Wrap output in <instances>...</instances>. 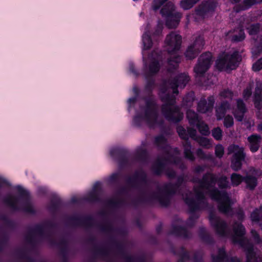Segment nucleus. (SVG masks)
<instances>
[{
    "label": "nucleus",
    "mask_w": 262,
    "mask_h": 262,
    "mask_svg": "<svg viewBox=\"0 0 262 262\" xmlns=\"http://www.w3.org/2000/svg\"><path fill=\"white\" fill-rule=\"evenodd\" d=\"M162 31V25L160 24H158L157 26V28L154 32V35L158 36L160 35Z\"/></svg>",
    "instance_id": "51"
},
{
    "label": "nucleus",
    "mask_w": 262,
    "mask_h": 262,
    "mask_svg": "<svg viewBox=\"0 0 262 262\" xmlns=\"http://www.w3.org/2000/svg\"><path fill=\"white\" fill-rule=\"evenodd\" d=\"M236 216L238 220H242L244 218V214L243 211L241 209H239L236 212Z\"/></svg>",
    "instance_id": "53"
},
{
    "label": "nucleus",
    "mask_w": 262,
    "mask_h": 262,
    "mask_svg": "<svg viewBox=\"0 0 262 262\" xmlns=\"http://www.w3.org/2000/svg\"><path fill=\"white\" fill-rule=\"evenodd\" d=\"M212 63L211 53H204L199 58L198 64L194 68V71L198 75L201 76L209 69Z\"/></svg>",
    "instance_id": "10"
},
{
    "label": "nucleus",
    "mask_w": 262,
    "mask_h": 262,
    "mask_svg": "<svg viewBox=\"0 0 262 262\" xmlns=\"http://www.w3.org/2000/svg\"><path fill=\"white\" fill-rule=\"evenodd\" d=\"M142 151H140V149H138V152L139 155H141Z\"/></svg>",
    "instance_id": "59"
},
{
    "label": "nucleus",
    "mask_w": 262,
    "mask_h": 262,
    "mask_svg": "<svg viewBox=\"0 0 262 262\" xmlns=\"http://www.w3.org/2000/svg\"><path fill=\"white\" fill-rule=\"evenodd\" d=\"M212 135L216 140H220L222 138V130L220 127H216L212 130Z\"/></svg>",
    "instance_id": "39"
},
{
    "label": "nucleus",
    "mask_w": 262,
    "mask_h": 262,
    "mask_svg": "<svg viewBox=\"0 0 262 262\" xmlns=\"http://www.w3.org/2000/svg\"><path fill=\"white\" fill-rule=\"evenodd\" d=\"M142 40L144 50H148L151 48L152 46V41L148 33L145 32L143 35Z\"/></svg>",
    "instance_id": "32"
},
{
    "label": "nucleus",
    "mask_w": 262,
    "mask_h": 262,
    "mask_svg": "<svg viewBox=\"0 0 262 262\" xmlns=\"http://www.w3.org/2000/svg\"><path fill=\"white\" fill-rule=\"evenodd\" d=\"M194 100V94L193 92L188 93L183 99V105L186 107H190Z\"/></svg>",
    "instance_id": "29"
},
{
    "label": "nucleus",
    "mask_w": 262,
    "mask_h": 262,
    "mask_svg": "<svg viewBox=\"0 0 262 262\" xmlns=\"http://www.w3.org/2000/svg\"><path fill=\"white\" fill-rule=\"evenodd\" d=\"M205 168V167L204 166L199 165L195 167L194 170L196 173H200L204 170Z\"/></svg>",
    "instance_id": "54"
},
{
    "label": "nucleus",
    "mask_w": 262,
    "mask_h": 262,
    "mask_svg": "<svg viewBox=\"0 0 262 262\" xmlns=\"http://www.w3.org/2000/svg\"><path fill=\"white\" fill-rule=\"evenodd\" d=\"M253 88L252 84H249V85L247 86V88L244 90L243 92V97L245 99H248L252 94V90Z\"/></svg>",
    "instance_id": "42"
},
{
    "label": "nucleus",
    "mask_w": 262,
    "mask_h": 262,
    "mask_svg": "<svg viewBox=\"0 0 262 262\" xmlns=\"http://www.w3.org/2000/svg\"><path fill=\"white\" fill-rule=\"evenodd\" d=\"M209 218L211 226L218 235L221 236H228L227 225L224 221L212 213L210 214Z\"/></svg>",
    "instance_id": "11"
},
{
    "label": "nucleus",
    "mask_w": 262,
    "mask_h": 262,
    "mask_svg": "<svg viewBox=\"0 0 262 262\" xmlns=\"http://www.w3.org/2000/svg\"><path fill=\"white\" fill-rule=\"evenodd\" d=\"M236 32H238V34H234L231 38V40L234 42L242 41L245 39V35L243 29L236 30Z\"/></svg>",
    "instance_id": "37"
},
{
    "label": "nucleus",
    "mask_w": 262,
    "mask_h": 262,
    "mask_svg": "<svg viewBox=\"0 0 262 262\" xmlns=\"http://www.w3.org/2000/svg\"><path fill=\"white\" fill-rule=\"evenodd\" d=\"M192 46H188L185 53V55L187 59H192L196 57L199 52L192 48Z\"/></svg>",
    "instance_id": "33"
},
{
    "label": "nucleus",
    "mask_w": 262,
    "mask_h": 262,
    "mask_svg": "<svg viewBox=\"0 0 262 262\" xmlns=\"http://www.w3.org/2000/svg\"><path fill=\"white\" fill-rule=\"evenodd\" d=\"M242 19L244 20L245 22L241 25L242 28L245 27L248 31V33L250 35H253L256 34L260 30L259 25L258 24H252L249 26H247L246 24H247L248 19L245 20L244 18H242Z\"/></svg>",
    "instance_id": "24"
},
{
    "label": "nucleus",
    "mask_w": 262,
    "mask_h": 262,
    "mask_svg": "<svg viewBox=\"0 0 262 262\" xmlns=\"http://www.w3.org/2000/svg\"><path fill=\"white\" fill-rule=\"evenodd\" d=\"M181 61V58L178 55H173L171 57L168 61V65L171 66V68L175 69L177 67L178 63Z\"/></svg>",
    "instance_id": "36"
},
{
    "label": "nucleus",
    "mask_w": 262,
    "mask_h": 262,
    "mask_svg": "<svg viewBox=\"0 0 262 262\" xmlns=\"http://www.w3.org/2000/svg\"><path fill=\"white\" fill-rule=\"evenodd\" d=\"M251 234L252 235L256 243H259L261 241L260 238L259 236V235L257 234L256 231L254 230H251Z\"/></svg>",
    "instance_id": "50"
},
{
    "label": "nucleus",
    "mask_w": 262,
    "mask_h": 262,
    "mask_svg": "<svg viewBox=\"0 0 262 262\" xmlns=\"http://www.w3.org/2000/svg\"><path fill=\"white\" fill-rule=\"evenodd\" d=\"M200 0H182L180 6L184 10H188L193 7Z\"/></svg>",
    "instance_id": "30"
},
{
    "label": "nucleus",
    "mask_w": 262,
    "mask_h": 262,
    "mask_svg": "<svg viewBox=\"0 0 262 262\" xmlns=\"http://www.w3.org/2000/svg\"><path fill=\"white\" fill-rule=\"evenodd\" d=\"M161 13L163 16L166 17V26L169 28H176L180 22L181 14L175 12V7L171 2H168L161 9Z\"/></svg>",
    "instance_id": "8"
},
{
    "label": "nucleus",
    "mask_w": 262,
    "mask_h": 262,
    "mask_svg": "<svg viewBox=\"0 0 262 262\" xmlns=\"http://www.w3.org/2000/svg\"><path fill=\"white\" fill-rule=\"evenodd\" d=\"M217 181L220 188H230V184L226 176H221L217 179L215 175L207 173L204 176L201 180L193 179V182L195 183L194 193L190 192L183 195V199L191 212L206 207L207 202L204 194L208 193L212 199L218 202L219 209L221 212L228 215L233 214V210L230 206L234 201L230 199L226 191H219L215 188Z\"/></svg>",
    "instance_id": "1"
},
{
    "label": "nucleus",
    "mask_w": 262,
    "mask_h": 262,
    "mask_svg": "<svg viewBox=\"0 0 262 262\" xmlns=\"http://www.w3.org/2000/svg\"><path fill=\"white\" fill-rule=\"evenodd\" d=\"M261 137L256 135H252L248 138L250 143V149L251 151L255 152L258 150L259 147V143Z\"/></svg>",
    "instance_id": "22"
},
{
    "label": "nucleus",
    "mask_w": 262,
    "mask_h": 262,
    "mask_svg": "<svg viewBox=\"0 0 262 262\" xmlns=\"http://www.w3.org/2000/svg\"><path fill=\"white\" fill-rule=\"evenodd\" d=\"M215 99L211 96L208 98V102L204 98H202L198 103L197 110L201 113H207L211 112L213 108Z\"/></svg>",
    "instance_id": "14"
},
{
    "label": "nucleus",
    "mask_w": 262,
    "mask_h": 262,
    "mask_svg": "<svg viewBox=\"0 0 262 262\" xmlns=\"http://www.w3.org/2000/svg\"><path fill=\"white\" fill-rule=\"evenodd\" d=\"M190 80L185 74L179 75L177 78L166 82L161 88L160 97L164 104L162 107V113L169 121L178 122L183 118V114L175 105L174 98L171 94H178V88L183 89Z\"/></svg>",
    "instance_id": "2"
},
{
    "label": "nucleus",
    "mask_w": 262,
    "mask_h": 262,
    "mask_svg": "<svg viewBox=\"0 0 262 262\" xmlns=\"http://www.w3.org/2000/svg\"><path fill=\"white\" fill-rule=\"evenodd\" d=\"M252 54H253V55L257 54V49H255L252 50Z\"/></svg>",
    "instance_id": "56"
},
{
    "label": "nucleus",
    "mask_w": 262,
    "mask_h": 262,
    "mask_svg": "<svg viewBox=\"0 0 262 262\" xmlns=\"http://www.w3.org/2000/svg\"><path fill=\"white\" fill-rule=\"evenodd\" d=\"M258 129H262V125L261 124H259L258 125Z\"/></svg>",
    "instance_id": "58"
},
{
    "label": "nucleus",
    "mask_w": 262,
    "mask_h": 262,
    "mask_svg": "<svg viewBox=\"0 0 262 262\" xmlns=\"http://www.w3.org/2000/svg\"><path fill=\"white\" fill-rule=\"evenodd\" d=\"M254 103L256 108L257 116L262 117V90L259 88L255 89L254 95Z\"/></svg>",
    "instance_id": "19"
},
{
    "label": "nucleus",
    "mask_w": 262,
    "mask_h": 262,
    "mask_svg": "<svg viewBox=\"0 0 262 262\" xmlns=\"http://www.w3.org/2000/svg\"><path fill=\"white\" fill-rule=\"evenodd\" d=\"M245 158H232L231 167L235 171H237L241 169L242 166V162L244 161Z\"/></svg>",
    "instance_id": "28"
},
{
    "label": "nucleus",
    "mask_w": 262,
    "mask_h": 262,
    "mask_svg": "<svg viewBox=\"0 0 262 262\" xmlns=\"http://www.w3.org/2000/svg\"><path fill=\"white\" fill-rule=\"evenodd\" d=\"M251 219L252 221L258 222L262 219V207L259 209H255L251 214Z\"/></svg>",
    "instance_id": "34"
},
{
    "label": "nucleus",
    "mask_w": 262,
    "mask_h": 262,
    "mask_svg": "<svg viewBox=\"0 0 262 262\" xmlns=\"http://www.w3.org/2000/svg\"><path fill=\"white\" fill-rule=\"evenodd\" d=\"M155 143L158 147L164 148L165 154L164 159H158L157 162L153 166L154 172L157 174H159L165 168L168 162H173L176 164H178L176 157L179 155V151L177 148H172L168 146L166 144V140L163 136L157 137L155 138Z\"/></svg>",
    "instance_id": "4"
},
{
    "label": "nucleus",
    "mask_w": 262,
    "mask_h": 262,
    "mask_svg": "<svg viewBox=\"0 0 262 262\" xmlns=\"http://www.w3.org/2000/svg\"><path fill=\"white\" fill-rule=\"evenodd\" d=\"M183 177H180L178 179L176 185L168 184L163 186L161 189L154 195V199L157 200L161 205L166 206L169 204L170 195L174 193L179 186L183 183Z\"/></svg>",
    "instance_id": "7"
},
{
    "label": "nucleus",
    "mask_w": 262,
    "mask_h": 262,
    "mask_svg": "<svg viewBox=\"0 0 262 262\" xmlns=\"http://www.w3.org/2000/svg\"><path fill=\"white\" fill-rule=\"evenodd\" d=\"M182 42L181 36L176 32H172L167 35L165 43L167 51L172 53L180 49Z\"/></svg>",
    "instance_id": "12"
},
{
    "label": "nucleus",
    "mask_w": 262,
    "mask_h": 262,
    "mask_svg": "<svg viewBox=\"0 0 262 262\" xmlns=\"http://www.w3.org/2000/svg\"><path fill=\"white\" fill-rule=\"evenodd\" d=\"M199 217L198 215H194L193 214H192L191 216H190L189 220H188V222L187 223V227H191L194 223V221L198 219Z\"/></svg>",
    "instance_id": "48"
},
{
    "label": "nucleus",
    "mask_w": 262,
    "mask_h": 262,
    "mask_svg": "<svg viewBox=\"0 0 262 262\" xmlns=\"http://www.w3.org/2000/svg\"><path fill=\"white\" fill-rule=\"evenodd\" d=\"M241 0H231V2L232 3H237L239 2Z\"/></svg>",
    "instance_id": "57"
},
{
    "label": "nucleus",
    "mask_w": 262,
    "mask_h": 262,
    "mask_svg": "<svg viewBox=\"0 0 262 262\" xmlns=\"http://www.w3.org/2000/svg\"><path fill=\"white\" fill-rule=\"evenodd\" d=\"M187 134H188V136L189 135L190 137H191L195 140L196 138L199 137H197L196 135V130L194 129L191 128H188Z\"/></svg>",
    "instance_id": "49"
},
{
    "label": "nucleus",
    "mask_w": 262,
    "mask_h": 262,
    "mask_svg": "<svg viewBox=\"0 0 262 262\" xmlns=\"http://www.w3.org/2000/svg\"><path fill=\"white\" fill-rule=\"evenodd\" d=\"M166 175L170 178H172L174 177L175 172L174 171L171 169H168L166 170Z\"/></svg>",
    "instance_id": "55"
},
{
    "label": "nucleus",
    "mask_w": 262,
    "mask_h": 262,
    "mask_svg": "<svg viewBox=\"0 0 262 262\" xmlns=\"http://www.w3.org/2000/svg\"><path fill=\"white\" fill-rule=\"evenodd\" d=\"M177 132L180 137L184 140L185 143H183L184 155L186 158L190 161H193L195 159L192 151H191V145L188 141V134L186 130L184 129L182 127H178L177 128Z\"/></svg>",
    "instance_id": "13"
},
{
    "label": "nucleus",
    "mask_w": 262,
    "mask_h": 262,
    "mask_svg": "<svg viewBox=\"0 0 262 262\" xmlns=\"http://www.w3.org/2000/svg\"><path fill=\"white\" fill-rule=\"evenodd\" d=\"M220 96L222 98L232 99L234 94L229 89H225L220 92Z\"/></svg>",
    "instance_id": "38"
},
{
    "label": "nucleus",
    "mask_w": 262,
    "mask_h": 262,
    "mask_svg": "<svg viewBox=\"0 0 262 262\" xmlns=\"http://www.w3.org/2000/svg\"><path fill=\"white\" fill-rule=\"evenodd\" d=\"M211 257L213 262H241L239 259L236 257H231L229 259L225 254L224 248L219 249L217 255L215 256L213 254H212Z\"/></svg>",
    "instance_id": "17"
},
{
    "label": "nucleus",
    "mask_w": 262,
    "mask_h": 262,
    "mask_svg": "<svg viewBox=\"0 0 262 262\" xmlns=\"http://www.w3.org/2000/svg\"><path fill=\"white\" fill-rule=\"evenodd\" d=\"M216 4L213 0H205L195 9V19H203L210 16L214 10Z\"/></svg>",
    "instance_id": "9"
},
{
    "label": "nucleus",
    "mask_w": 262,
    "mask_h": 262,
    "mask_svg": "<svg viewBox=\"0 0 262 262\" xmlns=\"http://www.w3.org/2000/svg\"><path fill=\"white\" fill-rule=\"evenodd\" d=\"M252 69L254 71H258L262 69V58L253 64Z\"/></svg>",
    "instance_id": "47"
},
{
    "label": "nucleus",
    "mask_w": 262,
    "mask_h": 262,
    "mask_svg": "<svg viewBox=\"0 0 262 262\" xmlns=\"http://www.w3.org/2000/svg\"><path fill=\"white\" fill-rule=\"evenodd\" d=\"M234 234L232 240L235 244H239L245 251L246 253V262H262L259 259L256 252L254 251L253 246L249 241L244 237L246 231L244 227L239 223L235 222L233 226Z\"/></svg>",
    "instance_id": "3"
},
{
    "label": "nucleus",
    "mask_w": 262,
    "mask_h": 262,
    "mask_svg": "<svg viewBox=\"0 0 262 262\" xmlns=\"http://www.w3.org/2000/svg\"><path fill=\"white\" fill-rule=\"evenodd\" d=\"M234 123L233 119L232 116L227 115L224 118V125L227 127H230L233 126Z\"/></svg>",
    "instance_id": "44"
},
{
    "label": "nucleus",
    "mask_w": 262,
    "mask_h": 262,
    "mask_svg": "<svg viewBox=\"0 0 262 262\" xmlns=\"http://www.w3.org/2000/svg\"><path fill=\"white\" fill-rule=\"evenodd\" d=\"M187 118L189 123L191 125H195L200 121L197 114L191 110H188L187 112Z\"/></svg>",
    "instance_id": "26"
},
{
    "label": "nucleus",
    "mask_w": 262,
    "mask_h": 262,
    "mask_svg": "<svg viewBox=\"0 0 262 262\" xmlns=\"http://www.w3.org/2000/svg\"><path fill=\"white\" fill-rule=\"evenodd\" d=\"M227 154L232 155V158H246L244 148L238 145L232 144L227 148Z\"/></svg>",
    "instance_id": "18"
},
{
    "label": "nucleus",
    "mask_w": 262,
    "mask_h": 262,
    "mask_svg": "<svg viewBox=\"0 0 262 262\" xmlns=\"http://www.w3.org/2000/svg\"><path fill=\"white\" fill-rule=\"evenodd\" d=\"M134 121L136 124L142 122L153 128L162 123V119L158 115V107L151 100L146 101L145 106L141 108V114L134 118Z\"/></svg>",
    "instance_id": "5"
},
{
    "label": "nucleus",
    "mask_w": 262,
    "mask_h": 262,
    "mask_svg": "<svg viewBox=\"0 0 262 262\" xmlns=\"http://www.w3.org/2000/svg\"><path fill=\"white\" fill-rule=\"evenodd\" d=\"M215 154L217 157L221 158L224 154V148L221 144L216 145L215 147Z\"/></svg>",
    "instance_id": "43"
},
{
    "label": "nucleus",
    "mask_w": 262,
    "mask_h": 262,
    "mask_svg": "<svg viewBox=\"0 0 262 262\" xmlns=\"http://www.w3.org/2000/svg\"><path fill=\"white\" fill-rule=\"evenodd\" d=\"M150 63L149 66V72L151 73H156L159 71L160 69V63L159 61L160 59V55L157 53H152L149 57Z\"/></svg>",
    "instance_id": "20"
},
{
    "label": "nucleus",
    "mask_w": 262,
    "mask_h": 262,
    "mask_svg": "<svg viewBox=\"0 0 262 262\" xmlns=\"http://www.w3.org/2000/svg\"><path fill=\"white\" fill-rule=\"evenodd\" d=\"M16 189L21 195H28V192L20 186H17Z\"/></svg>",
    "instance_id": "52"
},
{
    "label": "nucleus",
    "mask_w": 262,
    "mask_h": 262,
    "mask_svg": "<svg viewBox=\"0 0 262 262\" xmlns=\"http://www.w3.org/2000/svg\"><path fill=\"white\" fill-rule=\"evenodd\" d=\"M194 259H195V260H198V259H199V258H198V257H197V256H196V255H195V256H194Z\"/></svg>",
    "instance_id": "61"
},
{
    "label": "nucleus",
    "mask_w": 262,
    "mask_h": 262,
    "mask_svg": "<svg viewBox=\"0 0 262 262\" xmlns=\"http://www.w3.org/2000/svg\"><path fill=\"white\" fill-rule=\"evenodd\" d=\"M257 171L254 168H250L249 172L244 177V181L246 184V188L250 190L255 189L257 185V179L256 175Z\"/></svg>",
    "instance_id": "15"
},
{
    "label": "nucleus",
    "mask_w": 262,
    "mask_h": 262,
    "mask_svg": "<svg viewBox=\"0 0 262 262\" xmlns=\"http://www.w3.org/2000/svg\"><path fill=\"white\" fill-rule=\"evenodd\" d=\"M262 0H244L242 4L235 7L234 10L236 12H238L241 10H245L248 9L255 4L259 3Z\"/></svg>",
    "instance_id": "23"
},
{
    "label": "nucleus",
    "mask_w": 262,
    "mask_h": 262,
    "mask_svg": "<svg viewBox=\"0 0 262 262\" xmlns=\"http://www.w3.org/2000/svg\"><path fill=\"white\" fill-rule=\"evenodd\" d=\"M167 0H154L152 6L154 10L156 11Z\"/></svg>",
    "instance_id": "45"
},
{
    "label": "nucleus",
    "mask_w": 262,
    "mask_h": 262,
    "mask_svg": "<svg viewBox=\"0 0 262 262\" xmlns=\"http://www.w3.org/2000/svg\"><path fill=\"white\" fill-rule=\"evenodd\" d=\"M204 46V38L201 36H198L195 37L194 40L189 46H192V48L199 53L203 49Z\"/></svg>",
    "instance_id": "25"
},
{
    "label": "nucleus",
    "mask_w": 262,
    "mask_h": 262,
    "mask_svg": "<svg viewBox=\"0 0 262 262\" xmlns=\"http://www.w3.org/2000/svg\"><path fill=\"white\" fill-rule=\"evenodd\" d=\"M6 202L13 209L17 208V199L13 196H10L7 200Z\"/></svg>",
    "instance_id": "41"
},
{
    "label": "nucleus",
    "mask_w": 262,
    "mask_h": 262,
    "mask_svg": "<svg viewBox=\"0 0 262 262\" xmlns=\"http://www.w3.org/2000/svg\"><path fill=\"white\" fill-rule=\"evenodd\" d=\"M200 133L203 135H208L209 134V130L208 126L207 124H205L202 121H200L198 124L195 125Z\"/></svg>",
    "instance_id": "35"
},
{
    "label": "nucleus",
    "mask_w": 262,
    "mask_h": 262,
    "mask_svg": "<svg viewBox=\"0 0 262 262\" xmlns=\"http://www.w3.org/2000/svg\"><path fill=\"white\" fill-rule=\"evenodd\" d=\"M230 109V104L228 102L225 101L223 102L219 105L217 106L215 108V115L217 120H220L222 119L227 111Z\"/></svg>",
    "instance_id": "21"
},
{
    "label": "nucleus",
    "mask_w": 262,
    "mask_h": 262,
    "mask_svg": "<svg viewBox=\"0 0 262 262\" xmlns=\"http://www.w3.org/2000/svg\"><path fill=\"white\" fill-rule=\"evenodd\" d=\"M241 60V56L237 51L223 53L216 61L217 68L221 70H234L237 68Z\"/></svg>",
    "instance_id": "6"
},
{
    "label": "nucleus",
    "mask_w": 262,
    "mask_h": 262,
    "mask_svg": "<svg viewBox=\"0 0 262 262\" xmlns=\"http://www.w3.org/2000/svg\"><path fill=\"white\" fill-rule=\"evenodd\" d=\"M246 111L247 108L243 101L241 99H237L236 101V106L233 108L232 111V113L235 119L238 121H242Z\"/></svg>",
    "instance_id": "16"
},
{
    "label": "nucleus",
    "mask_w": 262,
    "mask_h": 262,
    "mask_svg": "<svg viewBox=\"0 0 262 262\" xmlns=\"http://www.w3.org/2000/svg\"><path fill=\"white\" fill-rule=\"evenodd\" d=\"M197 156L203 160H209L212 158V155L205 154L201 149L199 148L196 150Z\"/></svg>",
    "instance_id": "40"
},
{
    "label": "nucleus",
    "mask_w": 262,
    "mask_h": 262,
    "mask_svg": "<svg viewBox=\"0 0 262 262\" xmlns=\"http://www.w3.org/2000/svg\"><path fill=\"white\" fill-rule=\"evenodd\" d=\"M129 101L130 102L132 101V102H134L135 101V98H130L129 99Z\"/></svg>",
    "instance_id": "60"
},
{
    "label": "nucleus",
    "mask_w": 262,
    "mask_h": 262,
    "mask_svg": "<svg viewBox=\"0 0 262 262\" xmlns=\"http://www.w3.org/2000/svg\"><path fill=\"white\" fill-rule=\"evenodd\" d=\"M174 233L179 235L183 236L184 237H187L185 234L186 230L185 228L182 227H177L175 229Z\"/></svg>",
    "instance_id": "46"
},
{
    "label": "nucleus",
    "mask_w": 262,
    "mask_h": 262,
    "mask_svg": "<svg viewBox=\"0 0 262 262\" xmlns=\"http://www.w3.org/2000/svg\"><path fill=\"white\" fill-rule=\"evenodd\" d=\"M199 145L205 148H210L212 147V144L210 141L205 137H198L195 139Z\"/></svg>",
    "instance_id": "31"
},
{
    "label": "nucleus",
    "mask_w": 262,
    "mask_h": 262,
    "mask_svg": "<svg viewBox=\"0 0 262 262\" xmlns=\"http://www.w3.org/2000/svg\"><path fill=\"white\" fill-rule=\"evenodd\" d=\"M244 177L237 173H233L230 176L231 185L233 187L238 186L244 181Z\"/></svg>",
    "instance_id": "27"
}]
</instances>
